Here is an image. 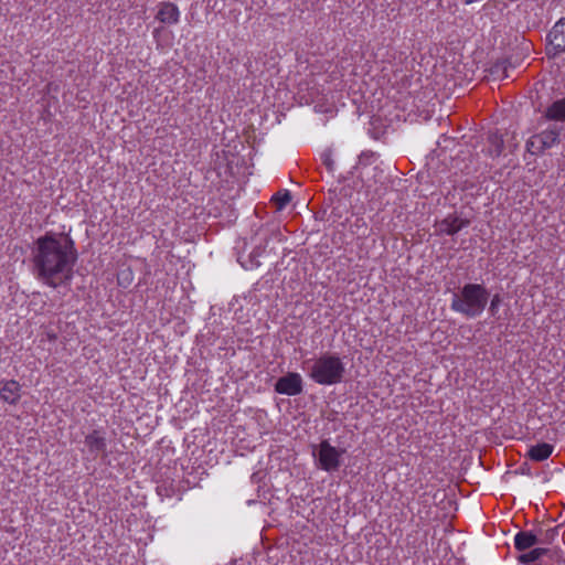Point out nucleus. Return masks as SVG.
<instances>
[{
	"label": "nucleus",
	"instance_id": "f8f14e48",
	"mask_svg": "<svg viewBox=\"0 0 565 565\" xmlns=\"http://www.w3.org/2000/svg\"><path fill=\"white\" fill-rule=\"evenodd\" d=\"M548 41L556 53L565 52V18L554 24L548 33Z\"/></svg>",
	"mask_w": 565,
	"mask_h": 565
},
{
	"label": "nucleus",
	"instance_id": "4468645a",
	"mask_svg": "<svg viewBox=\"0 0 565 565\" xmlns=\"http://www.w3.org/2000/svg\"><path fill=\"white\" fill-rule=\"evenodd\" d=\"M553 450V445L547 443H540L531 446L526 456L533 461H544L552 455Z\"/></svg>",
	"mask_w": 565,
	"mask_h": 565
},
{
	"label": "nucleus",
	"instance_id": "20e7f679",
	"mask_svg": "<svg viewBox=\"0 0 565 565\" xmlns=\"http://www.w3.org/2000/svg\"><path fill=\"white\" fill-rule=\"evenodd\" d=\"M343 452L344 450L337 449L328 440H322L319 444V468L328 472L338 470L341 466L340 457Z\"/></svg>",
	"mask_w": 565,
	"mask_h": 565
},
{
	"label": "nucleus",
	"instance_id": "7ed1b4c3",
	"mask_svg": "<svg viewBox=\"0 0 565 565\" xmlns=\"http://www.w3.org/2000/svg\"><path fill=\"white\" fill-rule=\"evenodd\" d=\"M345 375V364L334 353H322L312 361L308 376L317 384L330 386L339 384Z\"/></svg>",
	"mask_w": 565,
	"mask_h": 565
},
{
	"label": "nucleus",
	"instance_id": "b1692460",
	"mask_svg": "<svg viewBox=\"0 0 565 565\" xmlns=\"http://www.w3.org/2000/svg\"><path fill=\"white\" fill-rule=\"evenodd\" d=\"M537 146H539V140H535V135H533L527 141H526V149L527 151L532 152V153H539L537 152Z\"/></svg>",
	"mask_w": 565,
	"mask_h": 565
},
{
	"label": "nucleus",
	"instance_id": "9b49d317",
	"mask_svg": "<svg viewBox=\"0 0 565 565\" xmlns=\"http://www.w3.org/2000/svg\"><path fill=\"white\" fill-rule=\"evenodd\" d=\"M21 386L15 380L0 382V397L8 404L14 405L21 397Z\"/></svg>",
	"mask_w": 565,
	"mask_h": 565
},
{
	"label": "nucleus",
	"instance_id": "aec40b11",
	"mask_svg": "<svg viewBox=\"0 0 565 565\" xmlns=\"http://www.w3.org/2000/svg\"><path fill=\"white\" fill-rule=\"evenodd\" d=\"M321 160L328 172L333 173L334 171V160L332 159V151L331 149H326L321 153Z\"/></svg>",
	"mask_w": 565,
	"mask_h": 565
},
{
	"label": "nucleus",
	"instance_id": "9d476101",
	"mask_svg": "<svg viewBox=\"0 0 565 565\" xmlns=\"http://www.w3.org/2000/svg\"><path fill=\"white\" fill-rule=\"evenodd\" d=\"M542 119L565 126V97L551 103L545 108Z\"/></svg>",
	"mask_w": 565,
	"mask_h": 565
},
{
	"label": "nucleus",
	"instance_id": "f257e3e1",
	"mask_svg": "<svg viewBox=\"0 0 565 565\" xmlns=\"http://www.w3.org/2000/svg\"><path fill=\"white\" fill-rule=\"evenodd\" d=\"M77 259L75 243L65 233L46 232L33 242L31 248L33 275L54 289L71 284Z\"/></svg>",
	"mask_w": 565,
	"mask_h": 565
},
{
	"label": "nucleus",
	"instance_id": "dca6fc26",
	"mask_svg": "<svg viewBox=\"0 0 565 565\" xmlns=\"http://www.w3.org/2000/svg\"><path fill=\"white\" fill-rule=\"evenodd\" d=\"M558 535V527H552L547 530L539 529L536 532L537 544L550 545L554 542Z\"/></svg>",
	"mask_w": 565,
	"mask_h": 565
},
{
	"label": "nucleus",
	"instance_id": "f03ea898",
	"mask_svg": "<svg viewBox=\"0 0 565 565\" xmlns=\"http://www.w3.org/2000/svg\"><path fill=\"white\" fill-rule=\"evenodd\" d=\"M490 291L483 284L468 282L452 294L450 309L467 319H475L484 311Z\"/></svg>",
	"mask_w": 565,
	"mask_h": 565
},
{
	"label": "nucleus",
	"instance_id": "0eeeda50",
	"mask_svg": "<svg viewBox=\"0 0 565 565\" xmlns=\"http://www.w3.org/2000/svg\"><path fill=\"white\" fill-rule=\"evenodd\" d=\"M84 444L93 459H96L99 456H107V440L104 430L94 429L92 433L86 435Z\"/></svg>",
	"mask_w": 565,
	"mask_h": 565
},
{
	"label": "nucleus",
	"instance_id": "5701e85b",
	"mask_svg": "<svg viewBox=\"0 0 565 565\" xmlns=\"http://www.w3.org/2000/svg\"><path fill=\"white\" fill-rule=\"evenodd\" d=\"M501 303V297L499 294H495L492 296L489 305V312L492 317H494L498 313L499 307Z\"/></svg>",
	"mask_w": 565,
	"mask_h": 565
},
{
	"label": "nucleus",
	"instance_id": "6e6552de",
	"mask_svg": "<svg viewBox=\"0 0 565 565\" xmlns=\"http://www.w3.org/2000/svg\"><path fill=\"white\" fill-rule=\"evenodd\" d=\"M156 19L163 24H177L180 20V10L175 3L162 1L158 4Z\"/></svg>",
	"mask_w": 565,
	"mask_h": 565
},
{
	"label": "nucleus",
	"instance_id": "4be33fe9",
	"mask_svg": "<svg viewBox=\"0 0 565 565\" xmlns=\"http://www.w3.org/2000/svg\"><path fill=\"white\" fill-rule=\"evenodd\" d=\"M132 280V275H131V271L129 270H122L119 275H118V285L121 286V287H128L130 285Z\"/></svg>",
	"mask_w": 565,
	"mask_h": 565
},
{
	"label": "nucleus",
	"instance_id": "1a4fd4ad",
	"mask_svg": "<svg viewBox=\"0 0 565 565\" xmlns=\"http://www.w3.org/2000/svg\"><path fill=\"white\" fill-rule=\"evenodd\" d=\"M469 224V220L461 218L457 214H449L438 223V231L443 234L452 236L462 228L467 227Z\"/></svg>",
	"mask_w": 565,
	"mask_h": 565
},
{
	"label": "nucleus",
	"instance_id": "39448f33",
	"mask_svg": "<svg viewBox=\"0 0 565 565\" xmlns=\"http://www.w3.org/2000/svg\"><path fill=\"white\" fill-rule=\"evenodd\" d=\"M565 134V126L562 124H550L541 132L535 134V140H539L537 152H544L547 149L558 145L562 135Z\"/></svg>",
	"mask_w": 565,
	"mask_h": 565
},
{
	"label": "nucleus",
	"instance_id": "423d86ee",
	"mask_svg": "<svg viewBox=\"0 0 565 565\" xmlns=\"http://www.w3.org/2000/svg\"><path fill=\"white\" fill-rule=\"evenodd\" d=\"M275 392L282 395L295 396L303 391V381L299 373L289 372L275 383Z\"/></svg>",
	"mask_w": 565,
	"mask_h": 565
},
{
	"label": "nucleus",
	"instance_id": "a211bd4d",
	"mask_svg": "<svg viewBox=\"0 0 565 565\" xmlns=\"http://www.w3.org/2000/svg\"><path fill=\"white\" fill-rule=\"evenodd\" d=\"M510 66L511 65L508 61H498L491 66L490 73L492 76H494L495 78H499V79L509 78L510 77V75H509Z\"/></svg>",
	"mask_w": 565,
	"mask_h": 565
},
{
	"label": "nucleus",
	"instance_id": "2eb2a0df",
	"mask_svg": "<svg viewBox=\"0 0 565 565\" xmlns=\"http://www.w3.org/2000/svg\"><path fill=\"white\" fill-rule=\"evenodd\" d=\"M548 553V548L545 547H535L532 548L527 553L520 554L518 556V562L524 565H531L537 562L542 556Z\"/></svg>",
	"mask_w": 565,
	"mask_h": 565
},
{
	"label": "nucleus",
	"instance_id": "412c9836",
	"mask_svg": "<svg viewBox=\"0 0 565 565\" xmlns=\"http://www.w3.org/2000/svg\"><path fill=\"white\" fill-rule=\"evenodd\" d=\"M263 253V248L257 246L254 248V250L250 253L249 257H250V265L249 266H245V268L247 269H252L254 267H258L259 266V262H258V257L262 255Z\"/></svg>",
	"mask_w": 565,
	"mask_h": 565
},
{
	"label": "nucleus",
	"instance_id": "f3484780",
	"mask_svg": "<svg viewBox=\"0 0 565 565\" xmlns=\"http://www.w3.org/2000/svg\"><path fill=\"white\" fill-rule=\"evenodd\" d=\"M292 196L290 191L280 190L271 196V202L277 211L284 210L291 201Z\"/></svg>",
	"mask_w": 565,
	"mask_h": 565
},
{
	"label": "nucleus",
	"instance_id": "6ab92c4d",
	"mask_svg": "<svg viewBox=\"0 0 565 565\" xmlns=\"http://www.w3.org/2000/svg\"><path fill=\"white\" fill-rule=\"evenodd\" d=\"M489 143L491 146L489 149L490 156L494 158L499 157L504 148V141L502 137L498 134H491L489 136Z\"/></svg>",
	"mask_w": 565,
	"mask_h": 565
},
{
	"label": "nucleus",
	"instance_id": "ddd939ff",
	"mask_svg": "<svg viewBox=\"0 0 565 565\" xmlns=\"http://www.w3.org/2000/svg\"><path fill=\"white\" fill-rule=\"evenodd\" d=\"M537 544L536 533L532 531H520L514 536V547L520 551H526Z\"/></svg>",
	"mask_w": 565,
	"mask_h": 565
}]
</instances>
